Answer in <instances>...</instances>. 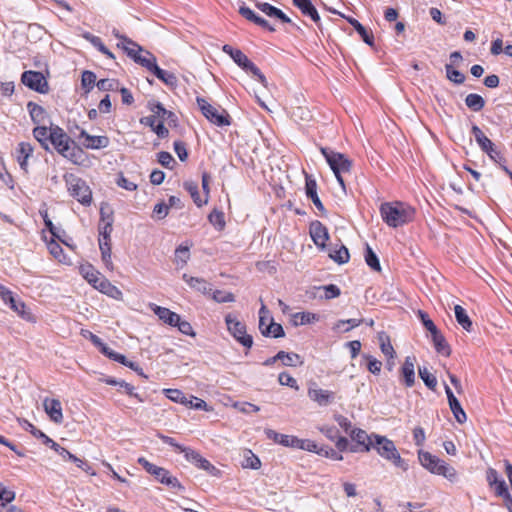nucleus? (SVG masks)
<instances>
[{"mask_svg":"<svg viewBox=\"0 0 512 512\" xmlns=\"http://www.w3.org/2000/svg\"><path fill=\"white\" fill-rule=\"evenodd\" d=\"M380 214L382 220L392 228H397L411 222L414 218L415 210L400 201L384 202L380 205Z\"/></svg>","mask_w":512,"mask_h":512,"instance_id":"obj_1","label":"nucleus"},{"mask_svg":"<svg viewBox=\"0 0 512 512\" xmlns=\"http://www.w3.org/2000/svg\"><path fill=\"white\" fill-rule=\"evenodd\" d=\"M50 144L63 157L77 163V157L83 151L59 126H51Z\"/></svg>","mask_w":512,"mask_h":512,"instance_id":"obj_2","label":"nucleus"},{"mask_svg":"<svg viewBox=\"0 0 512 512\" xmlns=\"http://www.w3.org/2000/svg\"><path fill=\"white\" fill-rule=\"evenodd\" d=\"M418 460L420 464L432 474L441 475L451 482L457 477V472L454 467L437 456L432 455L430 452L419 450Z\"/></svg>","mask_w":512,"mask_h":512,"instance_id":"obj_3","label":"nucleus"},{"mask_svg":"<svg viewBox=\"0 0 512 512\" xmlns=\"http://www.w3.org/2000/svg\"><path fill=\"white\" fill-rule=\"evenodd\" d=\"M374 439V445L372 448L375 449L382 458L392 462L396 467L401 468L403 471L408 469V463L401 458L392 440L379 434L375 435Z\"/></svg>","mask_w":512,"mask_h":512,"instance_id":"obj_4","label":"nucleus"},{"mask_svg":"<svg viewBox=\"0 0 512 512\" xmlns=\"http://www.w3.org/2000/svg\"><path fill=\"white\" fill-rule=\"evenodd\" d=\"M222 51L229 55L243 71L252 74L263 86H267V79L264 74L241 50L225 44Z\"/></svg>","mask_w":512,"mask_h":512,"instance_id":"obj_5","label":"nucleus"},{"mask_svg":"<svg viewBox=\"0 0 512 512\" xmlns=\"http://www.w3.org/2000/svg\"><path fill=\"white\" fill-rule=\"evenodd\" d=\"M65 181L68 191L73 198L84 206H89L91 204L92 191L83 179L70 174L65 176Z\"/></svg>","mask_w":512,"mask_h":512,"instance_id":"obj_6","label":"nucleus"},{"mask_svg":"<svg viewBox=\"0 0 512 512\" xmlns=\"http://www.w3.org/2000/svg\"><path fill=\"white\" fill-rule=\"evenodd\" d=\"M197 104L202 114L211 123L219 127L229 126L231 124V117L225 109L221 107H214L211 104H209L205 99L200 97H197Z\"/></svg>","mask_w":512,"mask_h":512,"instance_id":"obj_7","label":"nucleus"},{"mask_svg":"<svg viewBox=\"0 0 512 512\" xmlns=\"http://www.w3.org/2000/svg\"><path fill=\"white\" fill-rule=\"evenodd\" d=\"M225 323L229 333L237 342L247 349L252 347L253 337L247 334L246 324L244 322L238 320L232 314H227L225 316Z\"/></svg>","mask_w":512,"mask_h":512,"instance_id":"obj_8","label":"nucleus"},{"mask_svg":"<svg viewBox=\"0 0 512 512\" xmlns=\"http://www.w3.org/2000/svg\"><path fill=\"white\" fill-rule=\"evenodd\" d=\"M320 152L334 174L350 172L352 168V161L343 153L335 152L327 147H321Z\"/></svg>","mask_w":512,"mask_h":512,"instance_id":"obj_9","label":"nucleus"},{"mask_svg":"<svg viewBox=\"0 0 512 512\" xmlns=\"http://www.w3.org/2000/svg\"><path fill=\"white\" fill-rule=\"evenodd\" d=\"M0 298L3 300V302L18 314L22 319L29 321V322H35V316L32 314V312L27 309L26 304L20 300L14 297L11 290H9L4 285L0 284Z\"/></svg>","mask_w":512,"mask_h":512,"instance_id":"obj_10","label":"nucleus"},{"mask_svg":"<svg viewBox=\"0 0 512 512\" xmlns=\"http://www.w3.org/2000/svg\"><path fill=\"white\" fill-rule=\"evenodd\" d=\"M376 433L368 434L365 430L360 428H353L349 432V436L351 440L354 442L350 446V452L358 453V452H369L374 445V436Z\"/></svg>","mask_w":512,"mask_h":512,"instance_id":"obj_11","label":"nucleus"},{"mask_svg":"<svg viewBox=\"0 0 512 512\" xmlns=\"http://www.w3.org/2000/svg\"><path fill=\"white\" fill-rule=\"evenodd\" d=\"M21 82L29 89L40 94H47L49 92L48 81L39 71H24L21 75Z\"/></svg>","mask_w":512,"mask_h":512,"instance_id":"obj_12","label":"nucleus"},{"mask_svg":"<svg viewBox=\"0 0 512 512\" xmlns=\"http://www.w3.org/2000/svg\"><path fill=\"white\" fill-rule=\"evenodd\" d=\"M309 233L314 244L320 248H326V242L329 240L328 229L318 220L310 223Z\"/></svg>","mask_w":512,"mask_h":512,"instance_id":"obj_13","label":"nucleus"},{"mask_svg":"<svg viewBox=\"0 0 512 512\" xmlns=\"http://www.w3.org/2000/svg\"><path fill=\"white\" fill-rule=\"evenodd\" d=\"M255 6L268 17L276 18L282 23H287L297 29H300L281 9L271 5L270 3L257 1Z\"/></svg>","mask_w":512,"mask_h":512,"instance_id":"obj_14","label":"nucleus"},{"mask_svg":"<svg viewBox=\"0 0 512 512\" xmlns=\"http://www.w3.org/2000/svg\"><path fill=\"white\" fill-rule=\"evenodd\" d=\"M305 194L307 198L313 202L321 214L326 215V209L317 193V182L311 175L308 174H305Z\"/></svg>","mask_w":512,"mask_h":512,"instance_id":"obj_15","label":"nucleus"},{"mask_svg":"<svg viewBox=\"0 0 512 512\" xmlns=\"http://www.w3.org/2000/svg\"><path fill=\"white\" fill-rule=\"evenodd\" d=\"M51 449L58 453L64 461L73 462L78 468L84 470L85 472L90 473L91 475L95 474L93 471L90 472L91 467L86 461L70 453L67 449L60 446L58 443L55 442V444L52 445Z\"/></svg>","mask_w":512,"mask_h":512,"instance_id":"obj_16","label":"nucleus"},{"mask_svg":"<svg viewBox=\"0 0 512 512\" xmlns=\"http://www.w3.org/2000/svg\"><path fill=\"white\" fill-rule=\"evenodd\" d=\"M184 456L188 461L194 463L197 467L208 471L212 475H215L217 472H219V470L214 465H212L207 459L202 457L197 451L191 448L186 449Z\"/></svg>","mask_w":512,"mask_h":512,"instance_id":"obj_17","label":"nucleus"},{"mask_svg":"<svg viewBox=\"0 0 512 512\" xmlns=\"http://www.w3.org/2000/svg\"><path fill=\"white\" fill-rule=\"evenodd\" d=\"M84 138L82 145L86 149H103L109 146L110 140L107 136H92L84 129H81L78 139Z\"/></svg>","mask_w":512,"mask_h":512,"instance_id":"obj_18","label":"nucleus"},{"mask_svg":"<svg viewBox=\"0 0 512 512\" xmlns=\"http://www.w3.org/2000/svg\"><path fill=\"white\" fill-rule=\"evenodd\" d=\"M415 361L414 356H407L401 366V380L406 387H412L415 384Z\"/></svg>","mask_w":512,"mask_h":512,"instance_id":"obj_19","label":"nucleus"},{"mask_svg":"<svg viewBox=\"0 0 512 512\" xmlns=\"http://www.w3.org/2000/svg\"><path fill=\"white\" fill-rule=\"evenodd\" d=\"M309 398L316 402L319 406H327L334 402L335 394L332 391L324 390L321 388H309Z\"/></svg>","mask_w":512,"mask_h":512,"instance_id":"obj_20","label":"nucleus"},{"mask_svg":"<svg viewBox=\"0 0 512 512\" xmlns=\"http://www.w3.org/2000/svg\"><path fill=\"white\" fill-rule=\"evenodd\" d=\"M45 412L49 415L51 421L60 424L63 422V413L61 402L57 399L46 398L43 401Z\"/></svg>","mask_w":512,"mask_h":512,"instance_id":"obj_21","label":"nucleus"},{"mask_svg":"<svg viewBox=\"0 0 512 512\" xmlns=\"http://www.w3.org/2000/svg\"><path fill=\"white\" fill-rule=\"evenodd\" d=\"M148 106L157 118L162 119L161 121H167L170 126H176L177 116L172 111L167 110L162 103L157 101L149 102Z\"/></svg>","mask_w":512,"mask_h":512,"instance_id":"obj_22","label":"nucleus"},{"mask_svg":"<svg viewBox=\"0 0 512 512\" xmlns=\"http://www.w3.org/2000/svg\"><path fill=\"white\" fill-rule=\"evenodd\" d=\"M265 435L268 439L285 447L296 448L298 446L299 438L296 436L281 434L272 429H265Z\"/></svg>","mask_w":512,"mask_h":512,"instance_id":"obj_23","label":"nucleus"},{"mask_svg":"<svg viewBox=\"0 0 512 512\" xmlns=\"http://www.w3.org/2000/svg\"><path fill=\"white\" fill-rule=\"evenodd\" d=\"M151 309L160 320L172 327H174L175 324L180 321V315L168 308L161 307L156 304H151Z\"/></svg>","mask_w":512,"mask_h":512,"instance_id":"obj_24","label":"nucleus"},{"mask_svg":"<svg viewBox=\"0 0 512 512\" xmlns=\"http://www.w3.org/2000/svg\"><path fill=\"white\" fill-rule=\"evenodd\" d=\"M182 278L192 289H195L196 291L202 293L203 295L210 296L213 290L212 285L205 279L199 277H192L189 276L188 274H183Z\"/></svg>","mask_w":512,"mask_h":512,"instance_id":"obj_25","label":"nucleus"},{"mask_svg":"<svg viewBox=\"0 0 512 512\" xmlns=\"http://www.w3.org/2000/svg\"><path fill=\"white\" fill-rule=\"evenodd\" d=\"M156 115L145 116L140 119L142 125L148 126L159 138H166L169 135V130L164 126L163 121L156 123Z\"/></svg>","mask_w":512,"mask_h":512,"instance_id":"obj_26","label":"nucleus"},{"mask_svg":"<svg viewBox=\"0 0 512 512\" xmlns=\"http://www.w3.org/2000/svg\"><path fill=\"white\" fill-rule=\"evenodd\" d=\"M117 47L123 49L126 55L129 58H131L135 63L137 57H140L141 53L144 52L142 46H140L128 37H123V42H119L117 44Z\"/></svg>","mask_w":512,"mask_h":512,"instance_id":"obj_27","label":"nucleus"},{"mask_svg":"<svg viewBox=\"0 0 512 512\" xmlns=\"http://www.w3.org/2000/svg\"><path fill=\"white\" fill-rule=\"evenodd\" d=\"M34 151V147L31 143L21 142L17 148V160L20 165V168L24 170L26 173L28 172V159L32 156Z\"/></svg>","mask_w":512,"mask_h":512,"instance_id":"obj_28","label":"nucleus"},{"mask_svg":"<svg viewBox=\"0 0 512 512\" xmlns=\"http://www.w3.org/2000/svg\"><path fill=\"white\" fill-rule=\"evenodd\" d=\"M259 330L264 337L282 338L285 336L283 326L274 322L272 318L270 324L263 328V317H260Z\"/></svg>","mask_w":512,"mask_h":512,"instance_id":"obj_29","label":"nucleus"},{"mask_svg":"<svg viewBox=\"0 0 512 512\" xmlns=\"http://www.w3.org/2000/svg\"><path fill=\"white\" fill-rule=\"evenodd\" d=\"M27 110L29 112L32 122L36 125L44 124L46 122V119H48V114L46 110L42 106L38 105L33 101H29L27 103Z\"/></svg>","mask_w":512,"mask_h":512,"instance_id":"obj_30","label":"nucleus"},{"mask_svg":"<svg viewBox=\"0 0 512 512\" xmlns=\"http://www.w3.org/2000/svg\"><path fill=\"white\" fill-rule=\"evenodd\" d=\"M107 385L118 386V388H124L125 393L130 397L137 399L139 402H144V399L140 396V394L134 392V386L125 382L124 380L116 379L111 376H107L102 380Z\"/></svg>","mask_w":512,"mask_h":512,"instance_id":"obj_31","label":"nucleus"},{"mask_svg":"<svg viewBox=\"0 0 512 512\" xmlns=\"http://www.w3.org/2000/svg\"><path fill=\"white\" fill-rule=\"evenodd\" d=\"M430 334L435 350L446 357L450 356L451 348L439 329L437 328Z\"/></svg>","mask_w":512,"mask_h":512,"instance_id":"obj_32","label":"nucleus"},{"mask_svg":"<svg viewBox=\"0 0 512 512\" xmlns=\"http://www.w3.org/2000/svg\"><path fill=\"white\" fill-rule=\"evenodd\" d=\"M329 257L339 265H342L349 261L350 254L348 248L345 245L340 244L339 246L336 245L329 250Z\"/></svg>","mask_w":512,"mask_h":512,"instance_id":"obj_33","label":"nucleus"},{"mask_svg":"<svg viewBox=\"0 0 512 512\" xmlns=\"http://www.w3.org/2000/svg\"><path fill=\"white\" fill-rule=\"evenodd\" d=\"M152 74L171 89L176 88L178 85V79L176 75L172 72H168L160 68L159 66L155 68Z\"/></svg>","mask_w":512,"mask_h":512,"instance_id":"obj_34","label":"nucleus"},{"mask_svg":"<svg viewBox=\"0 0 512 512\" xmlns=\"http://www.w3.org/2000/svg\"><path fill=\"white\" fill-rule=\"evenodd\" d=\"M348 22L353 26L355 31L360 35L362 40L369 46L374 45V36L369 32L357 19L349 17Z\"/></svg>","mask_w":512,"mask_h":512,"instance_id":"obj_35","label":"nucleus"},{"mask_svg":"<svg viewBox=\"0 0 512 512\" xmlns=\"http://www.w3.org/2000/svg\"><path fill=\"white\" fill-rule=\"evenodd\" d=\"M455 318L457 323L467 332H471L473 324L466 310L461 305L454 307Z\"/></svg>","mask_w":512,"mask_h":512,"instance_id":"obj_36","label":"nucleus"},{"mask_svg":"<svg viewBox=\"0 0 512 512\" xmlns=\"http://www.w3.org/2000/svg\"><path fill=\"white\" fill-rule=\"evenodd\" d=\"M101 283L98 285V290L109 297L114 299H120L122 297V292L115 285H113L107 278L100 279Z\"/></svg>","mask_w":512,"mask_h":512,"instance_id":"obj_37","label":"nucleus"},{"mask_svg":"<svg viewBox=\"0 0 512 512\" xmlns=\"http://www.w3.org/2000/svg\"><path fill=\"white\" fill-rule=\"evenodd\" d=\"M24 429L29 431L35 438L41 439L42 443L46 446L52 448V445L55 444V441L52 440L49 436H47L43 431L36 428L33 424L28 421H24Z\"/></svg>","mask_w":512,"mask_h":512,"instance_id":"obj_38","label":"nucleus"},{"mask_svg":"<svg viewBox=\"0 0 512 512\" xmlns=\"http://www.w3.org/2000/svg\"><path fill=\"white\" fill-rule=\"evenodd\" d=\"M136 63L146 68L150 73L158 66L156 57L147 50H144V55L141 54L140 57H137Z\"/></svg>","mask_w":512,"mask_h":512,"instance_id":"obj_39","label":"nucleus"},{"mask_svg":"<svg viewBox=\"0 0 512 512\" xmlns=\"http://www.w3.org/2000/svg\"><path fill=\"white\" fill-rule=\"evenodd\" d=\"M381 352L387 358H395V350L391 344L390 337L385 332L378 333Z\"/></svg>","mask_w":512,"mask_h":512,"instance_id":"obj_40","label":"nucleus"},{"mask_svg":"<svg viewBox=\"0 0 512 512\" xmlns=\"http://www.w3.org/2000/svg\"><path fill=\"white\" fill-rule=\"evenodd\" d=\"M465 104L466 106L474 111V112H479L480 110H482L485 106V100L484 98L479 95V94H476V93H470L466 96L465 98Z\"/></svg>","mask_w":512,"mask_h":512,"instance_id":"obj_41","label":"nucleus"},{"mask_svg":"<svg viewBox=\"0 0 512 512\" xmlns=\"http://www.w3.org/2000/svg\"><path fill=\"white\" fill-rule=\"evenodd\" d=\"M479 147L494 162L499 163L504 160L501 152L497 149L495 144L490 139H488L485 144H482Z\"/></svg>","mask_w":512,"mask_h":512,"instance_id":"obj_42","label":"nucleus"},{"mask_svg":"<svg viewBox=\"0 0 512 512\" xmlns=\"http://www.w3.org/2000/svg\"><path fill=\"white\" fill-rule=\"evenodd\" d=\"M276 358H279L284 366H297V364H302L301 357L294 352H285L279 351L276 354Z\"/></svg>","mask_w":512,"mask_h":512,"instance_id":"obj_43","label":"nucleus"},{"mask_svg":"<svg viewBox=\"0 0 512 512\" xmlns=\"http://www.w3.org/2000/svg\"><path fill=\"white\" fill-rule=\"evenodd\" d=\"M418 375L429 389L435 390L437 386V379L432 373H430L426 366L418 367Z\"/></svg>","mask_w":512,"mask_h":512,"instance_id":"obj_44","label":"nucleus"},{"mask_svg":"<svg viewBox=\"0 0 512 512\" xmlns=\"http://www.w3.org/2000/svg\"><path fill=\"white\" fill-rule=\"evenodd\" d=\"M364 257H365L366 264L372 270H374V271H380L381 270V265H380L379 258L376 255V253L373 251V249L368 244H366Z\"/></svg>","mask_w":512,"mask_h":512,"instance_id":"obj_45","label":"nucleus"},{"mask_svg":"<svg viewBox=\"0 0 512 512\" xmlns=\"http://www.w3.org/2000/svg\"><path fill=\"white\" fill-rule=\"evenodd\" d=\"M163 394L171 401L175 402V403H180V404H183L185 406L188 405V399L187 397L185 396V394L179 390V389H172V388H168V389H164L163 390Z\"/></svg>","mask_w":512,"mask_h":512,"instance_id":"obj_46","label":"nucleus"},{"mask_svg":"<svg viewBox=\"0 0 512 512\" xmlns=\"http://www.w3.org/2000/svg\"><path fill=\"white\" fill-rule=\"evenodd\" d=\"M107 218L108 220L106 222H100L99 223V238H103V239H106V240H110V235H111V232L113 230L112 228V225H113V212L110 211L108 214H107Z\"/></svg>","mask_w":512,"mask_h":512,"instance_id":"obj_47","label":"nucleus"},{"mask_svg":"<svg viewBox=\"0 0 512 512\" xmlns=\"http://www.w3.org/2000/svg\"><path fill=\"white\" fill-rule=\"evenodd\" d=\"M190 258L189 247L179 245L175 250V263L178 267L183 268Z\"/></svg>","mask_w":512,"mask_h":512,"instance_id":"obj_48","label":"nucleus"},{"mask_svg":"<svg viewBox=\"0 0 512 512\" xmlns=\"http://www.w3.org/2000/svg\"><path fill=\"white\" fill-rule=\"evenodd\" d=\"M96 85V74L92 71L85 70L81 76V86L85 93H89Z\"/></svg>","mask_w":512,"mask_h":512,"instance_id":"obj_49","label":"nucleus"},{"mask_svg":"<svg viewBox=\"0 0 512 512\" xmlns=\"http://www.w3.org/2000/svg\"><path fill=\"white\" fill-rule=\"evenodd\" d=\"M446 77L454 84L460 85L465 81V75L459 70L455 69L452 64L445 65Z\"/></svg>","mask_w":512,"mask_h":512,"instance_id":"obj_50","label":"nucleus"},{"mask_svg":"<svg viewBox=\"0 0 512 512\" xmlns=\"http://www.w3.org/2000/svg\"><path fill=\"white\" fill-rule=\"evenodd\" d=\"M242 466L244 468H250V469H259L261 466V461L255 454L252 453L251 450H246L244 452V460L242 462Z\"/></svg>","mask_w":512,"mask_h":512,"instance_id":"obj_51","label":"nucleus"},{"mask_svg":"<svg viewBox=\"0 0 512 512\" xmlns=\"http://www.w3.org/2000/svg\"><path fill=\"white\" fill-rule=\"evenodd\" d=\"M208 220L219 231L223 230L226 224L224 219V213L217 209H214L208 215Z\"/></svg>","mask_w":512,"mask_h":512,"instance_id":"obj_52","label":"nucleus"},{"mask_svg":"<svg viewBox=\"0 0 512 512\" xmlns=\"http://www.w3.org/2000/svg\"><path fill=\"white\" fill-rule=\"evenodd\" d=\"M184 188L189 192V194L191 195L194 203L198 207H201L203 204L207 203V199L202 200L200 198L199 191H198V185L196 183H194L192 181L185 182L184 183Z\"/></svg>","mask_w":512,"mask_h":512,"instance_id":"obj_53","label":"nucleus"},{"mask_svg":"<svg viewBox=\"0 0 512 512\" xmlns=\"http://www.w3.org/2000/svg\"><path fill=\"white\" fill-rule=\"evenodd\" d=\"M210 296L217 303H229L235 301V296L231 292H226L222 290H212Z\"/></svg>","mask_w":512,"mask_h":512,"instance_id":"obj_54","label":"nucleus"},{"mask_svg":"<svg viewBox=\"0 0 512 512\" xmlns=\"http://www.w3.org/2000/svg\"><path fill=\"white\" fill-rule=\"evenodd\" d=\"M102 354H104L106 357H108L109 359L115 361V362H118L120 364H123L124 362H127V358L125 355L123 354H120L116 351H114L113 349H111L109 346H107L105 344V346L101 347V351H100Z\"/></svg>","mask_w":512,"mask_h":512,"instance_id":"obj_55","label":"nucleus"},{"mask_svg":"<svg viewBox=\"0 0 512 512\" xmlns=\"http://www.w3.org/2000/svg\"><path fill=\"white\" fill-rule=\"evenodd\" d=\"M50 135H51V127L48 128L44 124L43 125H37L33 129V136H34V138L38 142L44 141V140H49L50 141Z\"/></svg>","mask_w":512,"mask_h":512,"instance_id":"obj_56","label":"nucleus"},{"mask_svg":"<svg viewBox=\"0 0 512 512\" xmlns=\"http://www.w3.org/2000/svg\"><path fill=\"white\" fill-rule=\"evenodd\" d=\"M363 358L367 361V369L370 373L378 375L381 372L382 362L375 357L363 354Z\"/></svg>","mask_w":512,"mask_h":512,"instance_id":"obj_57","label":"nucleus"},{"mask_svg":"<svg viewBox=\"0 0 512 512\" xmlns=\"http://www.w3.org/2000/svg\"><path fill=\"white\" fill-rule=\"evenodd\" d=\"M16 493L12 490L7 489L5 486L0 491V509L7 508V504L15 500Z\"/></svg>","mask_w":512,"mask_h":512,"instance_id":"obj_58","label":"nucleus"},{"mask_svg":"<svg viewBox=\"0 0 512 512\" xmlns=\"http://www.w3.org/2000/svg\"><path fill=\"white\" fill-rule=\"evenodd\" d=\"M449 407L458 423H464L466 421L467 416L459 400L456 402L453 401V403L450 404Z\"/></svg>","mask_w":512,"mask_h":512,"instance_id":"obj_59","label":"nucleus"},{"mask_svg":"<svg viewBox=\"0 0 512 512\" xmlns=\"http://www.w3.org/2000/svg\"><path fill=\"white\" fill-rule=\"evenodd\" d=\"M292 3L304 16H308L313 9H316L311 0H292Z\"/></svg>","mask_w":512,"mask_h":512,"instance_id":"obj_60","label":"nucleus"},{"mask_svg":"<svg viewBox=\"0 0 512 512\" xmlns=\"http://www.w3.org/2000/svg\"><path fill=\"white\" fill-rule=\"evenodd\" d=\"M82 37L89 43H91L99 52L102 53L106 51V46L104 45L100 37L95 36L90 32H84L82 34Z\"/></svg>","mask_w":512,"mask_h":512,"instance_id":"obj_61","label":"nucleus"},{"mask_svg":"<svg viewBox=\"0 0 512 512\" xmlns=\"http://www.w3.org/2000/svg\"><path fill=\"white\" fill-rule=\"evenodd\" d=\"M160 483L172 488L182 490L184 487L181 485L179 480L172 476L168 470L165 471V475L162 480H159Z\"/></svg>","mask_w":512,"mask_h":512,"instance_id":"obj_62","label":"nucleus"},{"mask_svg":"<svg viewBox=\"0 0 512 512\" xmlns=\"http://www.w3.org/2000/svg\"><path fill=\"white\" fill-rule=\"evenodd\" d=\"M278 381L280 385L288 386L295 390L299 389L296 379L292 377L288 372H281L278 376Z\"/></svg>","mask_w":512,"mask_h":512,"instance_id":"obj_63","label":"nucleus"},{"mask_svg":"<svg viewBox=\"0 0 512 512\" xmlns=\"http://www.w3.org/2000/svg\"><path fill=\"white\" fill-rule=\"evenodd\" d=\"M157 157H158V162L163 167H165L167 169L173 168V165L175 164V159L169 152L161 151L158 153Z\"/></svg>","mask_w":512,"mask_h":512,"instance_id":"obj_64","label":"nucleus"}]
</instances>
